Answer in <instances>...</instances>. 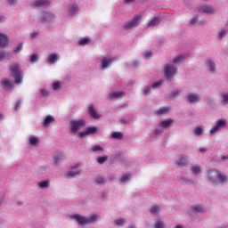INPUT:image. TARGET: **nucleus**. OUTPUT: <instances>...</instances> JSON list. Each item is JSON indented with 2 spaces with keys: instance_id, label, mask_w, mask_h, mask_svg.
I'll list each match as a JSON object with an SVG mask.
<instances>
[{
  "instance_id": "11",
  "label": "nucleus",
  "mask_w": 228,
  "mask_h": 228,
  "mask_svg": "<svg viewBox=\"0 0 228 228\" xmlns=\"http://www.w3.org/2000/svg\"><path fill=\"white\" fill-rule=\"evenodd\" d=\"M175 163L178 167H184V166L188 165V159H186L185 156L181 155L180 158H178L175 160Z\"/></svg>"
},
{
  "instance_id": "17",
  "label": "nucleus",
  "mask_w": 228,
  "mask_h": 228,
  "mask_svg": "<svg viewBox=\"0 0 228 228\" xmlns=\"http://www.w3.org/2000/svg\"><path fill=\"white\" fill-rule=\"evenodd\" d=\"M200 97H199V95L197 94H190L187 96V100L189 101V102L192 103V102H197L198 101H200Z\"/></svg>"
},
{
  "instance_id": "33",
  "label": "nucleus",
  "mask_w": 228,
  "mask_h": 228,
  "mask_svg": "<svg viewBox=\"0 0 228 228\" xmlns=\"http://www.w3.org/2000/svg\"><path fill=\"white\" fill-rule=\"evenodd\" d=\"M221 97H223L222 103L224 105L228 103V93L227 94H221Z\"/></svg>"
},
{
  "instance_id": "19",
  "label": "nucleus",
  "mask_w": 228,
  "mask_h": 228,
  "mask_svg": "<svg viewBox=\"0 0 228 228\" xmlns=\"http://www.w3.org/2000/svg\"><path fill=\"white\" fill-rule=\"evenodd\" d=\"M168 111H170V107H162V108L159 109L158 110H156V114L163 115L165 113H168Z\"/></svg>"
},
{
  "instance_id": "52",
  "label": "nucleus",
  "mask_w": 228,
  "mask_h": 228,
  "mask_svg": "<svg viewBox=\"0 0 228 228\" xmlns=\"http://www.w3.org/2000/svg\"><path fill=\"white\" fill-rule=\"evenodd\" d=\"M226 34H227V30H222L219 33V38H224V37H225Z\"/></svg>"
},
{
  "instance_id": "8",
  "label": "nucleus",
  "mask_w": 228,
  "mask_h": 228,
  "mask_svg": "<svg viewBox=\"0 0 228 228\" xmlns=\"http://www.w3.org/2000/svg\"><path fill=\"white\" fill-rule=\"evenodd\" d=\"M98 131L96 126H89L86 129V131L78 133V136L80 138H85V136H88V134H95Z\"/></svg>"
},
{
  "instance_id": "15",
  "label": "nucleus",
  "mask_w": 228,
  "mask_h": 228,
  "mask_svg": "<svg viewBox=\"0 0 228 228\" xmlns=\"http://www.w3.org/2000/svg\"><path fill=\"white\" fill-rule=\"evenodd\" d=\"M111 63H113V60L107 57L103 58L102 60V69H108V65H111Z\"/></svg>"
},
{
  "instance_id": "51",
  "label": "nucleus",
  "mask_w": 228,
  "mask_h": 228,
  "mask_svg": "<svg viewBox=\"0 0 228 228\" xmlns=\"http://www.w3.org/2000/svg\"><path fill=\"white\" fill-rule=\"evenodd\" d=\"M40 92L44 97H47V95H49V92L45 89H41Z\"/></svg>"
},
{
  "instance_id": "21",
  "label": "nucleus",
  "mask_w": 228,
  "mask_h": 228,
  "mask_svg": "<svg viewBox=\"0 0 228 228\" xmlns=\"http://www.w3.org/2000/svg\"><path fill=\"white\" fill-rule=\"evenodd\" d=\"M29 143H30V145H33L34 147L38 145V138H37V136H35V135H31L29 137Z\"/></svg>"
},
{
  "instance_id": "41",
  "label": "nucleus",
  "mask_w": 228,
  "mask_h": 228,
  "mask_svg": "<svg viewBox=\"0 0 228 228\" xmlns=\"http://www.w3.org/2000/svg\"><path fill=\"white\" fill-rule=\"evenodd\" d=\"M23 43L20 44L17 47L14 48V53H20L22 51Z\"/></svg>"
},
{
  "instance_id": "6",
  "label": "nucleus",
  "mask_w": 228,
  "mask_h": 228,
  "mask_svg": "<svg viewBox=\"0 0 228 228\" xmlns=\"http://www.w3.org/2000/svg\"><path fill=\"white\" fill-rule=\"evenodd\" d=\"M140 19H142V14L135 15L133 20L125 24V29H132V28H135V26H138Z\"/></svg>"
},
{
  "instance_id": "34",
  "label": "nucleus",
  "mask_w": 228,
  "mask_h": 228,
  "mask_svg": "<svg viewBox=\"0 0 228 228\" xmlns=\"http://www.w3.org/2000/svg\"><path fill=\"white\" fill-rule=\"evenodd\" d=\"M191 171L193 172V174L197 175V174H200V167L199 166H193L191 167Z\"/></svg>"
},
{
  "instance_id": "49",
  "label": "nucleus",
  "mask_w": 228,
  "mask_h": 228,
  "mask_svg": "<svg viewBox=\"0 0 228 228\" xmlns=\"http://www.w3.org/2000/svg\"><path fill=\"white\" fill-rule=\"evenodd\" d=\"M93 152H97V151H102V147L99 145H95L92 148Z\"/></svg>"
},
{
  "instance_id": "44",
  "label": "nucleus",
  "mask_w": 228,
  "mask_h": 228,
  "mask_svg": "<svg viewBox=\"0 0 228 228\" xmlns=\"http://www.w3.org/2000/svg\"><path fill=\"white\" fill-rule=\"evenodd\" d=\"M61 87V84L60 82H55V83H53V90H58V89H60Z\"/></svg>"
},
{
  "instance_id": "62",
  "label": "nucleus",
  "mask_w": 228,
  "mask_h": 228,
  "mask_svg": "<svg viewBox=\"0 0 228 228\" xmlns=\"http://www.w3.org/2000/svg\"><path fill=\"white\" fill-rule=\"evenodd\" d=\"M134 0H125V3H133Z\"/></svg>"
},
{
  "instance_id": "7",
  "label": "nucleus",
  "mask_w": 228,
  "mask_h": 228,
  "mask_svg": "<svg viewBox=\"0 0 228 228\" xmlns=\"http://www.w3.org/2000/svg\"><path fill=\"white\" fill-rule=\"evenodd\" d=\"M54 19H56V16H54V14L46 12H43L39 17V20L41 22H53Z\"/></svg>"
},
{
  "instance_id": "29",
  "label": "nucleus",
  "mask_w": 228,
  "mask_h": 228,
  "mask_svg": "<svg viewBox=\"0 0 228 228\" xmlns=\"http://www.w3.org/2000/svg\"><path fill=\"white\" fill-rule=\"evenodd\" d=\"M49 184H50V183L47 180L38 183L39 188H49Z\"/></svg>"
},
{
  "instance_id": "18",
  "label": "nucleus",
  "mask_w": 228,
  "mask_h": 228,
  "mask_svg": "<svg viewBox=\"0 0 228 228\" xmlns=\"http://www.w3.org/2000/svg\"><path fill=\"white\" fill-rule=\"evenodd\" d=\"M52 122H54V118L53 116H47L43 123V126H45V127H47V126H49V124H52Z\"/></svg>"
},
{
  "instance_id": "56",
  "label": "nucleus",
  "mask_w": 228,
  "mask_h": 228,
  "mask_svg": "<svg viewBox=\"0 0 228 228\" xmlns=\"http://www.w3.org/2000/svg\"><path fill=\"white\" fill-rule=\"evenodd\" d=\"M161 133H163V130H161V129H157L155 131V134H161Z\"/></svg>"
},
{
  "instance_id": "27",
  "label": "nucleus",
  "mask_w": 228,
  "mask_h": 228,
  "mask_svg": "<svg viewBox=\"0 0 228 228\" xmlns=\"http://www.w3.org/2000/svg\"><path fill=\"white\" fill-rule=\"evenodd\" d=\"M2 85L5 90H8V88H12V84L10 83V80L5 79L2 81Z\"/></svg>"
},
{
  "instance_id": "48",
  "label": "nucleus",
  "mask_w": 228,
  "mask_h": 228,
  "mask_svg": "<svg viewBox=\"0 0 228 228\" xmlns=\"http://www.w3.org/2000/svg\"><path fill=\"white\" fill-rule=\"evenodd\" d=\"M161 85H163V81H158V82H155V83L152 85V87H153V88H158V87L161 86Z\"/></svg>"
},
{
  "instance_id": "22",
  "label": "nucleus",
  "mask_w": 228,
  "mask_h": 228,
  "mask_svg": "<svg viewBox=\"0 0 228 228\" xmlns=\"http://www.w3.org/2000/svg\"><path fill=\"white\" fill-rule=\"evenodd\" d=\"M49 63H56L58 61V55L56 53H52L48 58Z\"/></svg>"
},
{
  "instance_id": "23",
  "label": "nucleus",
  "mask_w": 228,
  "mask_h": 228,
  "mask_svg": "<svg viewBox=\"0 0 228 228\" xmlns=\"http://www.w3.org/2000/svg\"><path fill=\"white\" fill-rule=\"evenodd\" d=\"M81 173L79 171H69L67 173L66 176L69 178V179H72V177H76V175H80Z\"/></svg>"
},
{
  "instance_id": "12",
  "label": "nucleus",
  "mask_w": 228,
  "mask_h": 228,
  "mask_svg": "<svg viewBox=\"0 0 228 228\" xmlns=\"http://www.w3.org/2000/svg\"><path fill=\"white\" fill-rule=\"evenodd\" d=\"M199 12L201 13H215V9H213L211 6L203 5L199 8Z\"/></svg>"
},
{
  "instance_id": "14",
  "label": "nucleus",
  "mask_w": 228,
  "mask_h": 228,
  "mask_svg": "<svg viewBox=\"0 0 228 228\" xmlns=\"http://www.w3.org/2000/svg\"><path fill=\"white\" fill-rule=\"evenodd\" d=\"M173 124H174V119L168 118V119L160 121L159 126L163 129H166V127H170V126H172Z\"/></svg>"
},
{
  "instance_id": "5",
  "label": "nucleus",
  "mask_w": 228,
  "mask_h": 228,
  "mask_svg": "<svg viewBox=\"0 0 228 228\" xmlns=\"http://www.w3.org/2000/svg\"><path fill=\"white\" fill-rule=\"evenodd\" d=\"M177 74V68L172 64H167L165 67V76L167 79H172Z\"/></svg>"
},
{
  "instance_id": "54",
  "label": "nucleus",
  "mask_w": 228,
  "mask_h": 228,
  "mask_svg": "<svg viewBox=\"0 0 228 228\" xmlns=\"http://www.w3.org/2000/svg\"><path fill=\"white\" fill-rule=\"evenodd\" d=\"M198 20H199V19L197 18V16H194V17L191 20V24H196Z\"/></svg>"
},
{
  "instance_id": "63",
  "label": "nucleus",
  "mask_w": 228,
  "mask_h": 228,
  "mask_svg": "<svg viewBox=\"0 0 228 228\" xmlns=\"http://www.w3.org/2000/svg\"><path fill=\"white\" fill-rule=\"evenodd\" d=\"M175 228H183L181 225H176Z\"/></svg>"
},
{
  "instance_id": "16",
  "label": "nucleus",
  "mask_w": 228,
  "mask_h": 228,
  "mask_svg": "<svg viewBox=\"0 0 228 228\" xmlns=\"http://www.w3.org/2000/svg\"><path fill=\"white\" fill-rule=\"evenodd\" d=\"M159 22H161V20L159 19V17H155L148 23V28H154L158 26Z\"/></svg>"
},
{
  "instance_id": "50",
  "label": "nucleus",
  "mask_w": 228,
  "mask_h": 228,
  "mask_svg": "<svg viewBox=\"0 0 228 228\" xmlns=\"http://www.w3.org/2000/svg\"><path fill=\"white\" fill-rule=\"evenodd\" d=\"M143 94H144V95H149V94H151V87L146 86L143 90Z\"/></svg>"
},
{
  "instance_id": "38",
  "label": "nucleus",
  "mask_w": 228,
  "mask_h": 228,
  "mask_svg": "<svg viewBox=\"0 0 228 228\" xmlns=\"http://www.w3.org/2000/svg\"><path fill=\"white\" fill-rule=\"evenodd\" d=\"M155 228H165V224H163V221L159 220V221L155 224Z\"/></svg>"
},
{
  "instance_id": "47",
  "label": "nucleus",
  "mask_w": 228,
  "mask_h": 228,
  "mask_svg": "<svg viewBox=\"0 0 228 228\" xmlns=\"http://www.w3.org/2000/svg\"><path fill=\"white\" fill-rule=\"evenodd\" d=\"M144 58H152V52L146 51L143 53Z\"/></svg>"
},
{
  "instance_id": "9",
  "label": "nucleus",
  "mask_w": 228,
  "mask_h": 228,
  "mask_svg": "<svg viewBox=\"0 0 228 228\" xmlns=\"http://www.w3.org/2000/svg\"><path fill=\"white\" fill-rule=\"evenodd\" d=\"M51 2L49 0H36L32 6L34 8H42L43 6H49Z\"/></svg>"
},
{
  "instance_id": "55",
  "label": "nucleus",
  "mask_w": 228,
  "mask_h": 228,
  "mask_svg": "<svg viewBox=\"0 0 228 228\" xmlns=\"http://www.w3.org/2000/svg\"><path fill=\"white\" fill-rule=\"evenodd\" d=\"M177 95H179V91H175L172 93L171 98L174 99V97H177Z\"/></svg>"
},
{
  "instance_id": "42",
  "label": "nucleus",
  "mask_w": 228,
  "mask_h": 228,
  "mask_svg": "<svg viewBox=\"0 0 228 228\" xmlns=\"http://www.w3.org/2000/svg\"><path fill=\"white\" fill-rule=\"evenodd\" d=\"M37 55L36 53H33L31 56H30V61L31 63H36V61H38V60L37 59Z\"/></svg>"
},
{
  "instance_id": "60",
  "label": "nucleus",
  "mask_w": 228,
  "mask_h": 228,
  "mask_svg": "<svg viewBox=\"0 0 228 228\" xmlns=\"http://www.w3.org/2000/svg\"><path fill=\"white\" fill-rule=\"evenodd\" d=\"M222 159H223V160L228 159V156H223V157H222Z\"/></svg>"
},
{
  "instance_id": "36",
  "label": "nucleus",
  "mask_w": 228,
  "mask_h": 228,
  "mask_svg": "<svg viewBox=\"0 0 228 228\" xmlns=\"http://www.w3.org/2000/svg\"><path fill=\"white\" fill-rule=\"evenodd\" d=\"M192 209L194 211H198L199 213H204V208H202V206H194L192 207Z\"/></svg>"
},
{
  "instance_id": "4",
  "label": "nucleus",
  "mask_w": 228,
  "mask_h": 228,
  "mask_svg": "<svg viewBox=\"0 0 228 228\" xmlns=\"http://www.w3.org/2000/svg\"><path fill=\"white\" fill-rule=\"evenodd\" d=\"M86 122L83 119L80 120H71L70 121V132L71 133H77L81 127H85Z\"/></svg>"
},
{
  "instance_id": "1",
  "label": "nucleus",
  "mask_w": 228,
  "mask_h": 228,
  "mask_svg": "<svg viewBox=\"0 0 228 228\" xmlns=\"http://www.w3.org/2000/svg\"><path fill=\"white\" fill-rule=\"evenodd\" d=\"M208 181L212 183V184H216V183H222V184L227 183V176L222 175V173L218 172L216 169H210L208 173Z\"/></svg>"
},
{
  "instance_id": "46",
  "label": "nucleus",
  "mask_w": 228,
  "mask_h": 228,
  "mask_svg": "<svg viewBox=\"0 0 228 228\" xmlns=\"http://www.w3.org/2000/svg\"><path fill=\"white\" fill-rule=\"evenodd\" d=\"M218 129H220V127L218 126V125H216V126L210 130V134H215V133H216V131H218Z\"/></svg>"
},
{
  "instance_id": "39",
  "label": "nucleus",
  "mask_w": 228,
  "mask_h": 228,
  "mask_svg": "<svg viewBox=\"0 0 228 228\" xmlns=\"http://www.w3.org/2000/svg\"><path fill=\"white\" fill-rule=\"evenodd\" d=\"M22 104V100H18L16 102H15V105H14V110L15 111H19V108L20 106Z\"/></svg>"
},
{
  "instance_id": "31",
  "label": "nucleus",
  "mask_w": 228,
  "mask_h": 228,
  "mask_svg": "<svg viewBox=\"0 0 228 228\" xmlns=\"http://www.w3.org/2000/svg\"><path fill=\"white\" fill-rule=\"evenodd\" d=\"M151 213H152L153 215H158L159 213V207L158 205L151 207Z\"/></svg>"
},
{
  "instance_id": "10",
  "label": "nucleus",
  "mask_w": 228,
  "mask_h": 228,
  "mask_svg": "<svg viewBox=\"0 0 228 228\" xmlns=\"http://www.w3.org/2000/svg\"><path fill=\"white\" fill-rule=\"evenodd\" d=\"M88 113L91 115V117H93V118H101V116L97 113V110H95V108H94L93 104L88 106Z\"/></svg>"
},
{
  "instance_id": "25",
  "label": "nucleus",
  "mask_w": 228,
  "mask_h": 228,
  "mask_svg": "<svg viewBox=\"0 0 228 228\" xmlns=\"http://www.w3.org/2000/svg\"><path fill=\"white\" fill-rule=\"evenodd\" d=\"M207 65H208V67H209L210 72H215V70H216V68L215 66V63H213V61H207Z\"/></svg>"
},
{
  "instance_id": "61",
  "label": "nucleus",
  "mask_w": 228,
  "mask_h": 228,
  "mask_svg": "<svg viewBox=\"0 0 228 228\" xmlns=\"http://www.w3.org/2000/svg\"><path fill=\"white\" fill-rule=\"evenodd\" d=\"M3 118H4V115L0 113V120H3Z\"/></svg>"
},
{
  "instance_id": "45",
  "label": "nucleus",
  "mask_w": 228,
  "mask_h": 228,
  "mask_svg": "<svg viewBox=\"0 0 228 228\" xmlns=\"http://www.w3.org/2000/svg\"><path fill=\"white\" fill-rule=\"evenodd\" d=\"M129 177H131V175H124L120 179L121 183H126V181H127Z\"/></svg>"
},
{
  "instance_id": "40",
  "label": "nucleus",
  "mask_w": 228,
  "mask_h": 228,
  "mask_svg": "<svg viewBox=\"0 0 228 228\" xmlns=\"http://www.w3.org/2000/svg\"><path fill=\"white\" fill-rule=\"evenodd\" d=\"M183 60H184V55H180L174 60V63H180Z\"/></svg>"
},
{
  "instance_id": "57",
  "label": "nucleus",
  "mask_w": 228,
  "mask_h": 228,
  "mask_svg": "<svg viewBox=\"0 0 228 228\" xmlns=\"http://www.w3.org/2000/svg\"><path fill=\"white\" fill-rule=\"evenodd\" d=\"M8 3L10 4H15V3H17V0H8Z\"/></svg>"
},
{
  "instance_id": "64",
  "label": "nucleus",
  "mask_w": 228,
  "mask_h": 228,
  "mask_svg": "<svg viewBox=\"0 0 228 228\" xmlns=\"http://www.w3.org/2000/svg\"><path fill=\"white\" fill-rule=\"evenodd\" d=\"M129 228H134V226H129Z\"/></svg>"
},
{
  "instance_id": "26",
  "label": "nucleus",
  "mask_w": 228,
  "mask_h": 228,
  "mask_svg": "<svg viewBox=\"0 0 228 228\" xmlns=\"http://www.w3.org/2000/svg\"><path fill=\"white\" fill-rule=\"evenodd\" d=\"M109 95L110 99H115V97H122V95H124V92L110 93Z\"/></svg>"
},
{
  "instance_id": "37",
  "label": "nucleus",
  "mask_w": 228,
  "mask_h": 228,
  "mask_svg": "<svg viewBox=\"0 0 228 228\" xmlns=\"http://www.w3.org/2000/svg\"><path fill=\"white\" fill-rule=\"evenodd\" d=\"M194 134H196V136H200V134H202V127L198 126L194 129Z\"/></svg>"
},
{
  "instance_id": "43",
  "label": "nucleus",
  "mask_w": 228,
  "mask_h": 228,
  "mask_svg": "<svg viewBox=\"0 0 228 228\" xmlns=\"http://www.w3.org/2000/svg\"><path fill=\"white\" fill-rule=\"evenodd\" d=\"M115 224H116V225H124V224H126V220H124V219H117L115 221Z\"/></svg>"
},
{
  "instance_id": "13",
  "label": "nucleus",
  "mask_w": 228,
  "mask_h": 228,
  "mask_svg": "<svg viewBox=\"0 0 228 228\" xmlns=\"http://www.w3.org/2000/svg\"><path fill=\"white\" fill-rule=\"evenodd\" d=\"M8 45V36L0 33V47H6Z\"/></svg>"
},
{
  "instance_id": "20",
  "label": "nucleus",
  "mask_w": 228,
  "mask_h": 228,
  "mask_svg": "<svg viewBox=\"0 0 228 228\" xmlns=\"http://www.w3.org/2000/svg\"><path fill=\"white\" fill-rule=\"evenodd\" d=\"M111 138H113L114 140H122V138H124V135L120 132H113L111 134Z\"/></svg>"
},
{
  "instance_id": "2",
  "label": "nucleus",
  "mask_w": 228,
  "mask_h": 228,
  "mask_svg": "<svg viewBox=\"0 0 228 228\" xmlns=\"http://www.w3.org/2000/svg\"><path fill=\"white\" fill-rule=\"evenodd\" d=\"M9 69L11 70V74L14 78V83L16 85H20L22 83V69H20V64L18 62H13L9 66Z\"/></svg>"
},
{
  "instance_id": "3",
  "label": "nucleus",
  "mask_w": 228,
  "mask_h": 228,
  "mask_svg": "<svg viewBox=\"0 0 228 228\" xmlns=\"http://www.w3.org/2000/svg\"><path fill=\"white\" fill-rule=\"evenodd\" d=\"M71 218L77 220L80 225H86V224H92V222H95L97 220V215H93L89 218L80 215H73L71 216Z\"/></svg>"
},
{
  "instance_id": "32",
  "label": "nucleus",
  "mask_w": 228,
  "mask_h": 228,
  "mask_svg": "<svg viewBox=\"0 0 228 228\" xmlns=\"http://www.w3.org/2000/svg\"><path fill=\"white\" fill-rule=\"evenodd\" d=\"M227 124V121L224 120V119H219L216 122V126L217 127H224V126Z\"/></svg>"
},
{
  "instance_id": "35",
  "label": "nucleus",
  "mask_w": 228,
  "mask_h": 228,
  "mask_svg": "<svg viewBox=\"0 0 228 228\" xmlns=\"http://www.w3.org/2000/svg\"><path fill=\"white\" fill-rule=\"evenodd\" d=\"M97 161L100 165H102V163H105V161H108V157L104 156V157H99L97 159Z\"/></svg>"
},
{
  "instance_id": "58",
  "label": "nucleus",
  "mask_w": 228,
  "mask_h": 228,
  "mask_svg": "<svg viewBox=\"0 0 228 228\" xmlns=\"http://www.w3.org/2000/svg\"><path fill=\"white\" fill-rule=\"evenodd\" d=\"M38 33L34 32L31 34V38H36V37H37Z\"/></svg>"
},
{
  "instance_id": "59",
  "label": "nucleus",
  "mask_w": 228,
  "mask_h": 228,
  "mask_svg": "<svg viewBox=\"0 0 228 228\" xmlns=\"http://www.w3.org/2000/svg\"><path fill=\"white\" fill-rule=\"evenodd\" d=\"M200 152H208V150L206 148H200Z\"/></svg>"
},
{
  "instance_id": "53",
  "label": "nucleus",
  "mask_w": 228,
  "mask_h": 228,
  "mask_svg": "<svg viewBox=\"0 0 228 228\" xmlns=\"http://www.w3.org/2000/svg\"><path fill=\"white\" fill-rule=\"evenodd\" d=\"M6 58V53L4 52H0V61Z\"/></svg>"
},
{
  "instance_id": "24",
  "label": "nucleus",
  "mask_w": 228,
  "mask_h": 228,
  "mask_svg": "<svg viewBox=\"0 0 228 228\" xmlns=\"http://www.w3.org/2000/svg\"><path fill=\"white\" fill-rule=\"evenodd\" d=\"M95 183L96 184H106L107 181L106 178L102 177V176H98L97 178H95Z\"/></svg>"
},
{
  "instance_id": "30",
  "label": "nucleus",
  "mask_w": 228,
  "mask_h": 228,
  "mask_svg": "<svg viewBox=\"0 0 228 228\" xmlns=\"http://www.w3.org/2000/svg\"><path fill=\"white\" fill-rule=\"evenodd\" d=\"M78 44H79L80 45H86L90 44V38L85 37V38L79 40V41H78Z\"/></svg>"
},
{
  "instance_id": "28",
  "label": "nucleus",
  "mask_w": 228,
  "mask_h": 228,
  "mask_svg": "<svg viewBox=\"0 0 228 228\" xmlns=\"http://www.w3.org/2000/svg\"><path fill=\"white\" fill-rule=\"evenodd\" d=\"M77 12H79V7H77V5H71L69 7V13H71V15H74V13H77Z\"/></svg>"
}]
</instances>
